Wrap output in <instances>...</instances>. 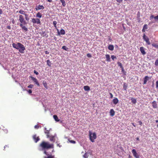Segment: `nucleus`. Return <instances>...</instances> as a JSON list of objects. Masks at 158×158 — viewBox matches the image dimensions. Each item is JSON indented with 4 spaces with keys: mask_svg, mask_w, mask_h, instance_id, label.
I'll use <instances>...</instances> for the list:
<instances>
[{
    "mask_svg": "<svg viewBox=\"0 0 158 158\" xmlns=\"http://www.w3.org/2000/svg\"><path fill=\"white\" fill-rule=\"evenodd\" d=\"M23 25H24L23 23H20V26L21 27L23 31L24 32H27L28 31V28Z\"/></svg>",
    "mask_w": 158,
    "mask_h": 158,
    "instance_id": "8",
    "label": "nucleus"
},
{
    "mask_svg": "<svg viewBox=\"0 0 158 158\" xmlns=\"http://www.w3.org/2000/svg\"><path fill=\"white\" fill-rule=\"evenodd\" d=\"M47 65L49 66L50 67L51 66L52 64H51V62L50 61V60H47Z\"/></svg>",
    "mask_w": 158,
    "mask_h": 158,
    "instance_id": "30",
    "label": "nucleus"
},
{
    "mask_svg": "<svg viewBox=\"0 0 158 158\" xmlns=\"http://www.w3.org/2000/svg\"><path fill=\"white\" fill-rule=\"evenodd\" d=\"M36 16L37 17L40 18L42 17V15L40 12H38L36 15Z\"/></svg>",
    "mask_w": 158,
    "mask_h": 158,
    "instance_id": "29",
    "label": "nucleus"
},
{
    "mask_svg": "<svg viewBox=\"0 0 158 158\" xmlns=\"http://www.w3.org/2000/svg\"><path fill=\"white\" fill-rule=\"evenodd\" d=\"M44 153L47 156H44V158H57L55 157L54 155L48 153L45 150L44 152Z\"/></svg>",
    "mask_w": 158,
    "mask_h": 158,
    "instance_id": "5",
    "label": "nucleus"
},
{
    "mask_svg": "<svg viewBox=\"0 0 158 158\" xmlns=\"http://www.w3.org/2000/svg\"><path fill=\"white\" fill-rule=\"evenodd\" d=\"M154 19L156 21H158V15L155 17Z\"/></svg>",
    "mask_w": 158,
    "mask_h": 158,
    "instance_id": "45",
    "label": "nucleus"
},
{
    "mask_svg": "<svg viewBox=\"0 0 158 158\" xmlns=\"http://www.w3.org/2000/svg\"><path fill=\"white\" fill-rule=\"evenodd\" d=\"M84 90L86 91H88L90 90L89 87L88 86L86 85L84 87Z\"/></svg>",
    "mask_w": 158,
    "mask_h": 158,
    "instance_id": "21",
    "label": "nucleus"
},
{
    "mask_svg": "<svg viewBox=\"0 0 158 158\" xmlns=\"http://www.w3.org/2000/svg\"><path fill=\"white\" fill-rule=\"evenodd\" d=\"M2 9H0V15L2 14Z\"/></svg>",
    "mask_w": 158,
    "mask_h": 158,
    "instance_id": "54",
    "label": "nucleus"
},
{
    "mask_svg": "<svg viewBox=\"0 0 158 158\" xmlns=\"http://www.w3.org/2000/svg\"><path fill=\"white\" fill-rule=\"evenodd\" d=\"M113 102L114 104L116 105L118 103V100L117 98H114L113 100Z\"/></svg>",
    "mask_w": 158,
    "mask_h": 158,
    "instance_id": "16",
    "label": "nucleus"
},
{
    "mask_svg": "<svg viewBox=\"0 0 158 158\" xmlns=\"http://www.w3.org/2000/svg\"><path fill=\"white\" fill-rule=\"evenodd\" d=\"M155 65L156 66H158V58L156 59L155 63Z\"/></svg>",
    "mask_w": 158,
    "mask_h": 158,
    "instance_id": "34",
    "label": "nucleus"
},
{
    "mask_svg": "<svg viewBox=\"0 0 158 158\" xmlns=\"http://www.w3.org/2000/svg\"><path fill=\"white\" fill-rule=\"evenodd\" d=\"M110 115L113 116L114 115L115 111L113 109H111L110 110Z\"/></svg>",
    "mask_w": 158,
    "mask_h": 158,
    "instance_id": "17",
    "label": "nucleus"
},
{
    "mask_svg": "<svg viewBox=\"0 0 158 158\" xmlns=\"http://www.w3.org/2000/svg\"><path fill=\"white\" fill-rule=\"evenodd\" d=\"M116 1L119 3H121L122 2L123 0H116Z\"/></svg>",
    "mask_w": 158,
    "mask_h": 158,
    "instance_id": "48",
    "label": "nucleus"
},
{
    "mask_svg": "<svg viewBox=\"0 0 158 158\" xmlns=\"http://www.w3.org/2000/svg\"><path fill=\"white\" fill-rule=\"evenodd\" d=\"M19 20L20 23H23L24 25L27 24V22L24 19V16L22 15H20L19 16Z\"/></svg>",
    "mask_w": 158,
    "mask_h": 158,
    "instance_id": "4",
    "label": "nucleus"
},
{
    "mask_svg": "<svg viewBox=\"0 0 158 158\" xmlns=\"http://www.w3.org/2000/svg\"><path fill=\"white\" fill-rule=\"evenodd\" d=\"M45 53L46 54H49V52L47 51H45Z\"/></svg>",
    "mask_w": 158,
    "mask_h": 158,
    "instance_id": "53",
    "label": "nucleus"
},
{
    "mask_svg": "<svg viewBox=\"0 0 158 158\" xmlns=\"http://www.w3.org/2000/svg\"><path fill=\"white\" fill-rule=\"evenodd\" d=\"M53 117L55 121L58 122L60 121L59 119L58 118L57 116L56 115H54Z\"/></svg>",
    "mask_w": 158,
    "mask_h": 158,
    "instance_id": "23",
    "label": "nucleus"
},
{
    "mask_svg": "<svg viewBox=\"0 0 158 158\" xmlns=\"http://www.w3.org/2000/svg\"><path fill=\"white\" fill-rule=\"evenodd\" d=\"M152 46L156 48H158V45L156 44H152Z\"/></svg>",
    "mask_w": 158,
    "mask_h": 158,
    "instance_id": "36",
    "label": "nucleus"
},
{
    "mask_svg": "<svg viewBox=\"0 0 158 158\" xmlns=\"http://www.w3.org/2000/svg\"><path fill=\"white\" fill-rule=\"evenodd\" d=\"M47 0L49 2H52V0Z\"/></svg>",
    "mask_w": 158,
    "mask_h": 158,
    "instance_id": "56",
    "label": "nucleus"
},
{
    "mask_svg": "<svg viewBox=\"0 0 158 158\" xmlns=\"http://www.w3.org/2000/svg\"><path fill=\"white\" fill-rule=\"evenodd\" d=\"M34 73L36 75H38L39 74V73L37 72L36 70H34Z\"/></svg>",
    "mask_w": 158,
    "mask_h": 158,
    "instance_id": "47",
    "label": "nucleus"
},
{
    "mask_svg": "<svg viewBox=\"0 0 158 158\" xmlns=\"http://www.w3.org/2000/svg\"><path fill=\"white\" fill-rule=\"evenodd\" d=\"M19 13L22 15H24L25 14V12L22 10H20L19 11Z\"/></svg>",
    "mask_w": 158,
    "mask_h": 158,
    "instance_id": "27",
    "label": "nucleus"
},
{
    "mask_svg": "<svg viewBox=\"0 0 158 158\" xmlns=\"http://www.w3.org/2000/svg\"><path fill=\"white\" fill-rule=\"evenodd\" d=\"M12 46L14 48L18 50L21 53H23L25 49L24 46L20 43L17 44L13 43Z\"/></svg>",
    "mask_w": 158,
    "mask_h": 158,
    "instance_id": "2",
    "label": "nucleus"
},
{
    "mask_svg": "<svg viewBox=\"0 0 158 158\" xmlns=\"http://www.w3.org/2000/svg\"><path fill=\"white\" fill-rule=\"evenodd\" d=\"M128 158H132V156L130 155H129Z\"/></svg>",
    "mask_w": 158,
    "mask_h": 158,
    "instance_id": "59",
    "label": "nucleus"
},
{
    "mask_svg": "<svg viewBox=\"0 0 158 158\" xmlns=\"http://www.w3.org/2000/svg\"><path fill=\"white\" fill-rule=\"evenodd\" d=\"M41 35L43 37L46 36L47 37L48 36V35L47 34V32L45 31H42L41 33Z\"/></svg>",
    "mask_w": 158,
    "mask_h": 158,
    "instance_id": "19",
    "label": "nucleus"
},
{
    "mask_svg": "<svg viewBox=\"0 0 158 158\" xmlns=\"http://www.w3.org/2000/svg\"><path fill=\"white\" fill-rule=\"evenodd\" d=\"M60 1L62 3V5L64 7H65L66 5L65 1L64 0H60Z\"/></svg>",
    "mask_w": 158,
    "mask_h": 158,
    "instance_id": "26",
    "label": "nucleus"
},
{
    "mask_svg": "<svg viewBox=\"0 0 158 158\" xmlns=\"http://www.w3.org/2000/svg\"><path fill=\"white\" fill-rule=\"evenodd\" d=\"M106 60L107 61H110V56L109 55L106 54Z\"/></svg>",
    "mask_w": 158,
    "mask_h": 158,
    "instance_id": "22",
    "label": "nucleus"
},
{
    "mask_svg": "<svg viewBox=\"0 0 158 158\" xmlns=\"http://www.w3.org/2000/svg\"><path fill=\"white\" fill-rule=\"evenodd\" d=\"M118 65L120 66V67L122 68V70H123V67L122 64L120 62H118Z\"/></svg>",
    "mask_w": 158,
    "mask_h": 158,
    "instance_id": "31",
    "label": "nucleus"
},
{
    "mask_svg": "<svg viewBox=\"0 0 158 158\" xmlns=\"http://www.w3.org/2000/svg\"><path fill=\"white\" fill-rule=\"evenodd\" d=\"M131 102L135 104L136 103V100L134 98H132L131 99Z\"/></svg>",
    "mask_w": 158,
    "mask_h": 158,
    "instance_id": "28",
    "label": "nucleus"
},
{
    "mask_svg": "<svg viewBox=\"0 0 158 158\" xmlns=\"http://www.w3.org/2000/svg\"><path fill=\"white\" fill-rule=\"evenodd\" d=\"M7 146L6 145V146H5L4 147V148H6V147H7Z\"/></svg>",
    "mask_w": 158,
    "mask_h": 158,
    "instance_id": "63",
    "label": "nucleus"
},
{
    "mask_svg": "<svg viewBox=\"0 0 158 158\" xmlns=\"http://www.w3.org/2000/svg\"><path fill=\"white\" fill-rule=\"evenodd\" d=\"M110 98H112L113 97V95L111 93H110Z\"/></svg>",
    "mask_w": 158,
    "mask_h": 158,
    "instance_id": "52",
    "label": "nucleus"
},
{
    "mask_svg": "<svg viewBox=\"0 0 158 158\" xmlns=\"http://www.w3.org/2000/svg\"><path fill=\"white\" fill-rule=\"evenodd\" d=\"M34 86V85H33L32 84H30V85H28L27 86L28 88H32Z\"/></svg>",
    "mask_w": 158,
    "mask_h": 158,
    "instance_id": "39",
    "label": "nucleus"
},
{
    "mask_svg": "<svg viewBox=\"0 0 158 158\" xmlns=\"http://www.w3.org/2000/svg\"><path fill=\"white\" fill-rule=\"evenodd\" d=\"M31 79L34 82L35 84H36L38 86H39V83L35 77H32Z\"/></svg>",
    "mask_w": 158,
    "mask_h": 158,
    "instance_id": "14",
    "label": "nucleus"
},
{
    "mask_svg": "<svg viewBox=\"0 0 158 158\" xmlns=\"http://www.w3.org/2000/svg\"><path fill=\"white\" fill-rule=\"evenodd\" d=\"M43 85L44 86L45 88H46L47 89H48V85H47V83L45 82H44V81H43Z\"/></svg>",
    "mask_w": 158,
    "mask_h": 158,
    "instance_id": "32",
    "label": "nucleus"
},
{
    "mask_svg": "<svg viewBox=\"0 0 158 158\" xmlns=\"http://www.w3.org/2000/svg\"><path fill=\"white\" fill-rule=\"evenodd\" d=\"M57 22L56 21H54L53 22V24L54 25V27L56 28V24H57Z\"/></svg>",
    "mask_w": 158,
    "mask_h": 158,
    "instance_id": "38",
    "label": "nucleus"
},
{
    "mask_svg": "<svg viewBox=\"0 0 158 158\" xmlns=\"http://www.w3.org/2000/svg\"><path fill=\"white\" fill-rule=\"evenodd\" d=\"M40 146L43 149H48L53 148L54 145L53 143H50L48 142L43 141L40 144Z\"/></svg>",
    "mask_w": 158,
    "mask_h": 158,
    "instance_id": "1",
    "label": "nucleus"
},
{
    "mask_svg": "<svg viewBox=\"0 0 158 158\" xmlns=\"http://www.w3.org/2000/svg\"><path fill=\"white\" fill-rule=\"evenodd\" d=\"M148 28V25L147 24H145L144 25L143 27V28L145 29H147Z\"/></svg>",
    "mask_w": 158,
    "mask_h": 158,
    "instance_id": "41",
    "label": "nucleus"
},
{
    "mask_svg": "<svg viewBox=\"0 0 158 158\" xmlns=\"http://www.w3.org/2000/svg\"><path fill=\"white\" fill-rule=\"evenodd\" d=\"M12 23L13 24H14L15 23V22L14 21V20L12 21Z\"/></svg>",
    "mask_w": 158,
    "mask_h": 158,
    "instance_id": "61",
    "label": "nucleus"
},
{
    "mask_svg": "<svg viewBox=\"0 0 158 158\" xmlns=\"http://www.w3.org/2000/svg\"><path fill=\"white\" fill-rule=\"evenodd\" d=\"M138 123L139 125H142V123L141 121H139Z\"/></svg>",
    "mask_w": 158,
    "mask_h": 158,
    "instance_id": "51",
    "label": "nucleus"
},
{
    "mask_svg": "<svg viewBox=\"0 0 158 158\" xmlns=\"http://www.w3.org/2000/svg\"><path fill=\"white\" fill-rule=\"evenodd\" d=\"M33 138L35 143H37L40 139L39 137L37 136L36 135H33Z\"/></svg>",
    "mask_w": 158,
    "mask_h": 158,
    "instance_id": "10",
    "label": "nucleus"
},
{
    "mask_svg": "<svg viewBox=\"0 0 158 158\" xmlns=\"http://www.w3.org/2000/svg\"><path fill=\"white\" fill-rule=\"evenodd\" d=\"M87 56L89 57H91V55L90 53H88L87 54Z\"/></svg>",
    "mask_w": 158,
    "mask_h": 158,
    "instance_id": "49",
    "label": "nucleus"
},
{
    "mask_svg": "<svg viewBox=\"0 0 158 158\" xmlns=\"http://www.w3.org/2000/svg\"><path fill=\"white\" fill-rule=\"evenodd\" d=\"M108 49L111 51H113L114 49V47L113 45H110L108 47Z\"/></svg>",
    "mask_w": 158,
    "mask_h": 158,
    "instance_id": "20",
    "label": "nucleus"
},
{
    "mask_svg": "<svg viewBox=\"0 0 158 158\" xmlns=\"http://www.w3.org/2000/svg\"><path fill=\"white\" fill-rule=\"evenodd\" d=\"M156 88L157 89L158 88V80L156 82Z\"/></svg>",
    "mask_w": 158,
    "mask_h": 158,
    "instance_id": "42",
    "label": "nucleus"
},
{
    "mask_svg": "<svg viewBox=\"0 0 158 158\" xmlns=\"http://www.w3.org/2000/svg\"><path fill=\"white\" fill-rule=\"evenodd\" d=\"M142 31L143 32H144L145 31V29L143 28V29L142 30Z\"/></svg>",
    "mask_w": 158,
    "mask_h": 158,
    "instance_id": "55",
    "label": "nucleus"
},
{
    "mask_svg": "<svg viewBox=\"0 0 158 158\" xmlns=\"http://www.w3.org/2000/svg\"><path fill=\"white\" fill-rule=\"evenodd\" d=\"M132 125L134 127H136L134 123H132Z\"/></svg>",
    "mask_w": 158,
    "mask_h": 158,
    "instance_id": "58",
    "label": "nucleus"
},
{
    "mask_svg": "<svg viewBox=\"0 0 158 158\" xmlns=\"http://www.w3.org/2000/svg\"><path fill=\"white\" fill-rule=\"evenodd\" d=\"M62 48L65 50L67 51L68 49V48H67L66 46H62Z\"/></svg>",
    "mask_w": 158,
    "mask_h": 158,
    "instance_id": "37",
    "label": "nucleus"
},
{
    "mask_svg": "<svg viewBox=\"0 0 158 158\" xmlns=\"http://www.w3.org/2000/svg\"><path fill=\"white\" fill-rule=\"evenodd\" d=\"M49 138H50V140L51 141H52L53 142H54L55 141V137L54 136H50V137H49Z\"/></svg>",
    "mask_w": 158,
    "mask_h": 158,
    "instance_id": "18",
    "label": "nucleus"
},
{
    "mask_svg": "<svg viewBox=\"0 0 158 158\" xmlns=\"http://www.w3.org/2000/svg\"><path fill=\"white\" fill-rule=\"evenodd\" d=\"M32 22L34 23H37L38 24H40L41 22L40 19H34L33 18L31 20Z\"/></svg>",
    "mask_w": 158,
    "mask_h": 158,
    "instance_id": "7",
    "label": "nucleus"
},
{
    "mask_svg": "<svg viewBox=\"0 0 158 158\" xmlns=\"http://www.w3.org/2000/svg\"><path fill=\"white\" fill-rule=\"evenodd\" d=\"M111 58L113 60H114V59L116 58V56H114V55H112L111 56Z\"/></svg>",
    "mask_w": 158,
    "mask_h": 158,
    "instance_id": "43",
    "label": "nucleus"
},
{
    "mask_svg": "<svg viewBox=\"0 0 158 158\" xmlns=\"http://www.w3.org/2000/svg\"><path fill=\"white\" fill-rule=\"evenodd\" d=\"M60 33L61 35H64L65 34L64 30L63 29H61L60 30V32H58V34Z\"/></svg>",
    "mask_w": 158,
    "mask_h": 158,
    "instance_id": "25",
    "label": "nucleus"
},
{
    "mask_svg": "<svg viewBox=\"0 0 158 158\" xmlns=\"http://www.w3.org/2000/svg\"><path fill=\"white\" fill-rule=\"evenodd\" d=\"M7 146L6 145V146H5L4 147V148H6V147H7Z\"/></svg>",
    "mask_w": 158,
    "mask_h": 158,
    "instance_id": "64",
    "label": "nucleus"
},
{
    "mask_svg": "<svg viewBox=\"0 0 158 158\" xmlns=\"http://www.w3.org/2000/svg\"><path fill=\"white\" fill-rule=\"evenodd\" d=\"M143 39L146 42L148 45H149L151 43L149 41V39L144 34H143Z\"/></svg>",
    "mask_w": 158,
    "mask_h": 158,
    "instance_id": "6",
    "label": "nucleus"
},
{
    "mask_svg": "<svg viewBox=\"0 0 158 158\" xmlns=\"http://www.w3.org/2000/svg\"><path fill=\"white\" fill-rule=\"evenodd\" d=\"M35 128L36 129H38L39 128V126L38 125H36L35 126Z\"/></svg>",
    "mask_w": 158,
    "mask_h": 158,
    "instance_id": "50",
    "label": "nucleus"
},
{
    "mask_svg": "<svg viewBox=\"0 0 158 158\" xmlns=\"http://www.w3.org/2000/svg\"><path fill=\"white\" fill-rule=\"evenodd\" d=\"M24 15L25 16V19L26 20L28 21L29 20V18L28 17V15L27 14H26V13Z\"/></svg>",
    "mask_w": 158,
    "mask_h": 158,
    "instance_id": "33",
    "label": "nucleus"
},
{
    "mask_svg": "<svg viewBox=\"0 0 158 158\" xmlns=\"http://www.w3.org/2000/svg\"><path fill=\"white\" fill-rule=\"evenodd\" d=\"M7 28L8 29H10V26H8L7 27Z\"/></svg>",
    "mask_w": 158,
    "mask_h": 158,
    "instance_id": "57",
    "label": "nucleus"
},
{
    "mask_svg": "<svg viewBox=\"0 0 158 158\" xmlns=\"http://www.w3.org/2000/svg\"><path fill=\"white\" fill-rule=\"evenodd\" d=\"M27 92L29 94H31L32 93V90L31 89L28 90H27Z\"/></svg>",
    "mask_w": 158,
    "mask_h": 158,
    "instance_id": "46",
    "label": "nucleus"
},
{
    "mask_svg": "<svg viewBox=\"0 0 158 158\" xmlns=\"http://www.w3.org/2000/svg\"><path fill=\"white\" fill-rule=\"evenodd\" d=\"M156 123H158V120H156Z\"/></svg>",
    "mask_w": 158,
    "mask_h": 158,
    "instance_id": "62",
    "label": "nucleus"
},
{
    "mask_svg": "<svg viewBox=\"0 0 158 158\" xmlns=\"http://www.w3.org/2000/svg\"><path fill=\"white\" fill-rule=\"evenodd\" d=\"M127 84L126 83H124L123 84V89L125 90H126L127 89Z\"/></svg>",
    "mask_w": 158,
    "mask_h": 158,
    "instance_id": "24",
    "label": "nucleus"
},
{
    "mask_svg": "<svg viewBox=\"0 0 158 158\" xmlns=\"http://www.w3.org/2000/svg\"><path fill=\"white\" fill-rule=\"evenodd\" d=\"M89 135L90 141L92 142H94V140L97 138L96 134L95 132L92 133L91 131H89Z\"/></svg>",
    "mask_w": 158,
    "mask_h": 158,
    "instance_id": "3",
    "label": "nucleus"
},
{
    "mask_svg": "<svg viewBox=\"0 0 158 158\" xmlns=\"http://www.w3.org/2000/svg\"><path fill=\"white\" fill-rule=\"evenodd\" d=\"M45 133L47 135V138H49L50 137V135H49V133L48 131H45Z\"/></svg>",
    "mask_w": 158,
    "mask_h": 158,
    "instance_id": "35",
    "label": "nucleus"
},
{
    "mask_svg": "<svg viewBox=\"0 0 158 158\" xmlns=\"http://www.w3.org/2000/svg\"><path fill=\"white\" fill-rule=\"evenodd\" d=\"M136 139L137 140H139V138H138V137L136 138Z\"/></svg>",
    "mask_w": 158,
    "mask_h": 158,
    "instance_id": "60",
    "label": "nucleus"
},
{
    "mask_svg": "<svg viewBox=\"0 0 158 158\" xmlns=\"http://www.w3.org/2000/svg\"><path fill=\"white\" fill-rule=\"evenodd\" d=\"M44 8V6L43 5H39L36 6L35 8V9L36 10H43Z\"/></svg>",
    "mask_w": 158,
    "mask_h": 158,
    "instance_id": "12",
    "label": "nucleus"
},
{
    "mask_svg": "<svg viewBox=\"0 0 158 158\" xmlns=\"http://www.w3.org/2000/svg\"><path fill=\"white\" fill-rule=\"evenodd\" d=\"M132 153L133 155V156L136 158H139V155L136 152V150L133 149L132 151Z\"/></svg>",
    "mask_w": 158,
    "mask_h": 158,
    "instance_id": "9",
    "label": "nucleus"
},
{
    "mask_svg": "<svg viewBox=\"0 0 158 158\" xmlns=\"http://www.w3.org/2000/svg\"><path fill=\"white\" fill-rule=\"evenodd\" d=\"M155 17V16H154L153 15H151V16H150V20H151V19H153V18H154V19Z\"/></svg>",
    "mask_w": 158,
    "mask_h": 158,
    "instance_id": "44",
    "label": "nucleus"
},
{
    "mask_svg": "<svg viewBox=\"0 0 158 158\" xmlns=\"http://www.w3.org/2000/svg\"><path fill=\"white\" fill-rule=\"evenodd\" d=\"M151 77H148V76H146L144 78V81L143 84H145L147 83L148 81L151 79Z\"/></svg>",
    "mask_w": 158,
    "mask_h": 158,
    "instance_id": "11",
    "label": "nucleus"
},
{
    "mask_svg": "<svg viewBox=\"0 0 158 158\" xmlns=\"http://www.w3.org/2000/svg\"><path fill=\"white\" fill-rule=\"evenodd\" d=\"M140 50L142 54L143 55H145L146 54V52L145 51V48L143 47H140Z\"/></svg>",
    "mask_w": 158,
    "mask_h": 158,
    "instance_id": "13",
    "label": "nucleus"
},
{
    "mask_svg": "<svg viewBox=\"0 0 158 158\" xmlns=\"http://www.w3.org/2000/svg\"><path fill=\"white\" fill-rule=\"evenodd\" d=\"M152 106L154 108H156L157 107L156 102L154 101L152 102Z\"/></svg>",
    "mask_w": 158,
    "mask_h": 158,
    "instance_id": "15",
    "label": "nucleus"
},
{
    "mask_svg": "<svg viewBox=\"0 0 158 158\" xmlns=\"http://www.w3.org/2000/svg\"><path fill=\"white\" fill-rule=\"evenodd\" d=\"M68 140L69 141V142L70 143H71L74 144L76 143V141H75L73 140Z\"/></svg>",
    "mask_w": 158,
    "mask_h": 158,
    "instance_id": "40",
    "label": "nucleus"
}]
</instances>
